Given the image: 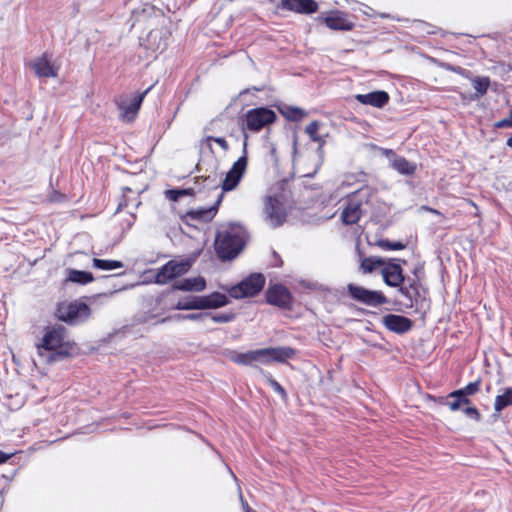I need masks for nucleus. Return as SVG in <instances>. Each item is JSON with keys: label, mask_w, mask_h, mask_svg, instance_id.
<instances>
[{"label": "nucleus", "mask_w": 512, "mask_h": 512, "mask_svg": "<svg viewBox=\"0 0 512 512\" xmlns=\"http://www.w3.org/2000/svg\"><path fill=\"white\" fill-rule=\"evenodd\" d=\"M67 324H75L76 322H72V321H69V322H66Z\"/></svg>", "instance_id": "nucleus-59"}, {"label": "nucleus", "mask_w": 512, "mask_h": 512, "mask_svg": "<svg viewBox=\"0 0 512 512\" xmlns=\"http://www.w3.org/2000/svg\"><path fill=\"white\" fill-rule=\"evenodd\" d=\"M288 184L286 180H282L281 182L277 183V186L279 189L283 190L285 189V186Z\"/></svg>", "instance_id": "nucleus-52"}, {"label": "nucleus", "mask_w": 512, "mask_h": 512, "mask_svg": "<svg viewBox=\"0 0 512 512\" xmlns=\"http://www.w3.org/2000/svg\"><path fill=\"white\" fill-rule=\"evenodd\" d=\"M392 168L402 175L411 176L416 172V164L409 162L405 157L399 156L392 162Z\"/></svg>", "instance_id": "nucleus-27"}, {"label": "nucleus", "mask_w": 512, "mask_h": 512, "mask_svg": "<svg viewBox=\"0 0 512 512\" xmlns=\"http://www.w3.org/2000/svg\"><path fill=\"white\" fill-rule=\"evenodd\" d=\"M510 336H511V338H512V328H511Z\"/></svg>", "instance_id": "nucleus-60"}, {"label": "nucleus", "mask_w": 512, "mask_h": 512, "mask_svg": "<svg viewBox=\"0 0 512 512\" xmlns=\"http://www.w3.org/2000/svg\"><path fill=\"white\" fill-rule=\"evenodd\" d=\"M366 331H367V332H371L370 327H366Z\"/></svg>", "instance_id": "nucleus-58"}, {"label": "nucleus", "mask_w": 512, "mask_h": 512, "mask_svg": "<svg viewBox=\"0 0 512 512\" xmlns=\"http://www.w3.org/2000/svg\"><path fill=\"white\" fill-rule=\"evenodd\" d=\"M363 339L372 346H380V340H383L384 338L380 333H374L373 335L364 336Z\"/></svg>", "instance_id": "nucleus-43"}, {"label": "nucleus", "mask_w": 512, "mask_h": 512, "mask_svg": "<svg viewBox=\"0 0 512 512\" xmlns=\"http://www.w3.org/2000/svg\"><path fill=\"white\" fill-rule=\"evenodd\" d=\"M434 401H436L440 405L449 406L451 411L462 410V407L467 405L461 397L450 396V393L446 397L440 396V397L434 398Z\"/></svg>", "instance_id": "nucleus-29"}, {"label": "nucleus", "mask_w": 512, "mask_h": 512, "mask_svg": "<svg viewBox=\"0 0 512 512\" xmlns=\"http://www.w3.org/2000/svg\"><path fill=\"white\" fill-rule=\"evenodd\" d=\"M382 320H409L408 318L401 315L387 314Z\"/></svg>", "instance_id": "nucleus-48"}, {"label": "nucleus", "mask_w": 512, "mask_h": 512, "mask_svg": "<svg viewBox=\"0 0 512 512\" xmlns=\"http://www.w3.org/2000/svg\"><path fill=\"white\" fill-rule=\"evenodd\" d=\"M471 83L475 89L474 95L471 97L473 100L479 99L484 96L490 87V78L488 76H476L471 78Z\"/></svg>", "instance_id": "nucleus-26"}, {"label": "nucleus", "mask_w": 512, "mask_h": 512, "mask_svg": "<svg viewBox=\"0 0 512 512\" xmlns=\"http://www.w3.org/2000/svg\"><path fill=\"white\" fill-rule=\"evenodd\" d=\"M319 128V121L314 120L311 123H309L305 129V132L308 134V136L313 142H318L321 140V137L318 134Z\"/></svg>", "instance_id": "nucleus-39"}, {"label": "nucleus", "mask_w": 512, "mask_h": 512, "mask_svg": "<svg viewBox=\"0 0 512 512\" xmlns=\"http://www.w3.org/2000/svg\"><path fill=\"white\" fill-rule=\"evenodd\" d=\"M508 69L512 71V62L508 64Z\"/></svg>", "instance_id": "nucleus-56"}, {"label": "nucleus", "mask_w": 512, "mask_h": 512, "mask_svg": "<svg viewBox=\"0 0 512 512\" xmlns=\"http://www.w3.org/2000/svg\"><path fill=\"white\" fill-rule=\"evenodd\" d=\"M509 119L512 121V110L510 111Z\"/></svg>", "instance_id": "nucleus-57"}, {"label": "nucleus", "mask_w": 512, "mask_h": 512, "mask_svg": "<svg viewBox=\"0 0 512 512\" xmlns=\"http://www.w3.org/2000/svg\"><path fill=\"white\" fill-rule=\"evenodd\" d=\"M93 266L101 270H114L123 267V263L118 260L93 259Z\"/></svg>", "instance_id": "nucleus-33"}, {"label": "nucleus", "mask_w": 512, "mask_h": 512, "mask_svg": "<svg viewBox=\"0 0 512 512\" xmlns=\"http://www.w3.org/2000/svg\"><path fill=\"white\" fill-rule=\"evenodd\" d=\"M251 354L253 363L270 364L276 362L284 364L296 356L297 350L289 346L268 347L251 350Z\"/></svg>", "instance_id": "nucleus-5"}, {"label": "nucleus", "mask_w": 512, "mask_h": 512, "mask_svg": "<svg viewBox=\"0 0 512 512\" xmlns=\"http://www.w3.org/2000/svg\"><path fill=\"white\" fill-rule=\"evenodd\" d=\"M171 32L168 28H155L147 34L148 48L153 51L163 52L168 46Z\"/></svg>", "instance_id": "nucleus-18"}, {"label": "nucleus", "mask_w": 512, "mask_h": 512, "mask_svg": "<svg viewBox=\"0 0 512 512\" xmlns=\"http://www.w3.org/2000/svg\"><path fill=\"white\" fill-rule=\"evenodd\" d=\"M35 346L46 364L74 358L81 352L78 344L70 340L67 328L58 323L45 326Z\"/></svg>", "instance_id": "nucleus-1"}, {"label": "nucleus", "mask_w": 512, "mask_h": 512, "mask_svg": "<svg viewBox=\"0 0 512 512\" xmlns=\"http://www.w3.org/2000/svg\"><path fill=\"white\" fill-rule=\"evenodd\" d=\"M93 280H94V277H93L92 273H90V272L76 270V269H71L68 271L67 281L81 284V285H86L88 283L93 282Z\"/></svg>", "instance_id": "nucleus-28"}, {"label": "nucleus", "mask_w": 512, "mask_h": 512, "mask_svg": "<svg viewBox=\"0 0 512 512\" xmlns=\"http://www.w3.org/2000/svg\"><path fill=\"white\" fill-rule=\"evenodd\" d=\"M230 360L236 364L244 365V366H252V354L251 350L247 352H232L230 355Z\"/></svg>", "instance_id": "nucleus-35"}, {"label": "nucleus", "mask_w": 512, "mask_h": 512, "mask_svg": "<svg viewBox=\"0 0 512 512\" xmlns=\"http://www.w3.org/2000/svg\"><path fill=\"white\" fill-rule=\"evenodd\" d=\"M387 330L397 334H404L411 330L414 322H383Z\"/></svg>", "instance_id": "nucleus-34"}, {"label": "nucleus", "mask_w": 512, "mask_h": 512, "mask_svg": "<svg viewBox=\"0 0 512 512\" xmlns=\"http://www.w3.org/2000/svg\"><path fill=\"white\" fill-rule=\"evenodd\" d=\"M277 121L278 116L273 109L260 106L251 108L240 115L238 126L246 140L249 134H258L262 130L269 131Z\"/></svg>", "instance_id": "nucleus-2"}, {"label": "nucleus", "mask_w": 512, "mask_h": 512, "mask_svg": "<svg viewBox=\"0 0 512 512\" xmlns=\"http://www.w3.org/2000/svg\"><path fill=\"white\" fill-rule=\"evenodd\" d=\"M481 383V379L478 378L474 382L468 383L465 387L450 392V396H459L469 405L471 404L470 396L480 391Z\"/></svg>", "instance_id": "nucleus-24"}, {"label": "nucleus", "mask_w": 512, "mask_h": 512, "mask_svg": "<svg viewBox=\"0 0 512 512\" xmlns=\"http://www.w3.org/2000/svg\"><path fill=\"white\" fill-rule=\"evenodd\" d=\"M265 282L263 274L252 273L237 285L232 286L229 289V295L236 299L253 297L262 291Z\"/></svg>", "instance_id": "nucleus-7"}, {"label": "nucleus", "mask_w": 512, "mask_h": 512, "mask_svg": "<svg viewBox=\"0 0 512 512\" xmlns=\"http://www.w3.org/2000/svg\"><path fill=\"white\" fill-rule=\"evenodd\" d=\"M264 212L273 227H279L286 221V210L283 203L276 196L265 198Z\"/></svg>", "instance_id": "nucleus-14"}, {"label": "nucleus", "mask_w": 512, "mask_h": 512, "mask_svg": "<svg viewBox=\"0 0 512 512\" xmlns=\"http://www.w3.org/2000/svg\"><path fill=\"white\" fill-rule=\"evenodd\" d=\"M381 154L388 158L391 163L394 161L395 158H398L399 155H397L392 149L388 148H381Z\"/></svg>", "instance_id": "nucleus-47"}, {"label": "nucleus", "mask_w": 512, "mask_h": 512, "mask_svg": "<svg viewBox=\"0 0 512 512\" xmlns=\"http://www.w3.org/2000/svg\"><path fill=\"white\" fill-rule=\"evenodd\" d=\"M130 330V326L128 325H125L123 326L121 329L119 330H115L114 332L112 333H109L107 338L104 339L105 342H110L112 341L115 337H118V336H125L127 332H129Z\"/></svg>", "instance_id": "nucleus-42"}, {"label": "nucleus", "mask_w": 512, "mask_h": 512, "mask_svg": "<svg viewBox=\"0 0 512 512\" xmlns=\"http://www.w3.org/2000/svg\"><path fill=\"white\" fill-rule=\"evenodd\" d=\"M279 112L285 119L292 122H299L307 116V112L302 108L290 105H284L283 107H280Z\"/></svg>", "instance_id": "nucleus-25"}, {"label": "nucleus", "mask_w": 512, "mask_h": 512, "mask_svg": "<svg viewBox=\"0 0 512 512\" xmlns=\"http://www.w3.org/2000/svg\"><path fill=\"white\" fill-rule=\"evenodd\" d=\"M266 301L270 305L276 306L282 310H291L293 305V296L289 289L282 284H274L267 288L265 292Z\"/></svg>", "instance_id": "nucleus-13"}, {"label": "nucleus", "mask_w": 512, "mask_h": 512, "mask_svg": "<svg viewBox=\"0 0 512 512\" xmlns=\"http://www.w3.org/2000/svg\"><path fill=\"white\" fill-rule=\"evenodd\" d=\"M317 21L335 31H351L355 27V23L348 18L347 13L338 9L322 13L317 17Z\"/></svg>", "instance_id": "nucleus-11"}, {"label": "nucleus", "mask_w": 512, "mask_h": 512, "mask_svg": "<svg viewBox=\"0 0 512 512\" xmlns=\"http://www.w3.org/2000/svg\"><path fill=\"white\" fill-rule=\"evenodd\" d=\"M191 262L188 259L184 260H169L161 266L156 275L155 283L164 285L172 280H175L185 275L191 268Z\"/></svg>", "instance_id": "nucleus-8"}, {"label": "nucleus", "mask_w": 512, "mask_h": 512, "mask_svg": "<svg viewBox=\"0 0 512 512\" xmlns=\"http://www.w3.org/2000/svg\"><path fill=\"white\" fill-rule=\"evenodd\" d=\"M149 90L150 88H148L142 93L135 95L134 98L129 103H117L118 109L120 110V118L122 121L133 122L136 119L138 112L141 108L142 102L147 93L149 92Z\"/></svg>", "instance_id": "nucleus-15"}, {"label": "nucleus", "mask_w": 512, "mask_h": 512, "mask_svg": "<svg viewBox=\"0 0 512 512\" xmlns=\"http://www.w3.org/2000/svg\"><path fill=\"white\" fill-rule=\"evenodd\" d=\"M173 288L180 291L201 292L206 288V280L202 276L185 278L176 282Z\"/></svg>", "instance_id": "nucleus-23"}, {"label": "nucleus", "mask_w": 512, "mask_h": 512, "mask_svg": "<svg viewBox=\"0 0 512 512\" xmlns=\"http://www.w3.org/2000/svg\"><path fill=\"white\" fill-rule=\"evenodd\" d=\"M244 240L235 226H227L219 230L215 238V251L222 260L234 259L244 248Z\"/></svg>", "instance_id": "nucleus-3"}, {"label": "nucleus", "mask_w": 512, "mask_h": 512, "mask_svg": "<svg viewBox=\"0 0 512 512\" xmlns=\"http://www.w3.org/2000/svg\"><path fill=\"white\" fill-rule=\"evenodd\" d=\"M240 500H241V504H242V508H243V511L244 512H256L253 508H251L249 506V504L247 503L246 500H244L243 496L240 495Z\"/></svg>", "instance_id": "nucleus-49"}, {"label": "nucleus", "mask_w": 512, "mask_h": 512, "mask_svg": "<svg viewBox=\"0 0 512 512\" xmlns=\"http://www.w3.org/2000/svg\"><path fill=\"white\" fill-rule=\"evenodd\" d=\"M31 66L35 75L39 78H50L58 75V68L51 63L48 53H43L40 57L34 59Z\"/></svg>", "instance_id": "nucleus-19"}, {"label": "nucleus", "mask_w": 512, "mask_h": 512, "mask_svg": "<svg viewBox=\"0 0 512 512\" xmlns=\"http://www.w3.org/2000/svg\"><path fill=\"white\" fill-rule=\"evenodd\" d=\"M280 6L284 10L303 15L316 13L319 9L315 0H281Z\"/></svg>", "instance_id": "nucleus-17"}, {"label": "nucleus", "mask_w": 512, "mask_h": 512, "mask_svg": "<svg viewBox=\"0 0 512 512\" xmlns=\"http://www.w3.org/2000/svg\"><path fill=\"white\" fill-rule=\"evenodd\" d=\"M377 245L383 250H403L406 248V244L402 241H390L388 239H380Z\"/></svg>", "instance_id": "nucleus-37"}, {"label": "nucleus", "mask_w": 512, "mask_h": 512, "mask_svg": "<svg viewBox=\"0 0 512 512\" xmlns=\"http://www.w3.org/2000/svg\"><path fill=\"white\" fill-rule=\"evenodd\" d=\"M422 289L421 283L418 277L415 275V278H408L407 284L404 282L400 286V292L407 298L406 306L412 307L414 302H418L419 298L422 297Z\"/></svg>", "instance_id": "nucleus-20"}, {"label": "nucleus", "mask_w": 512, "mask_h": 512, "mask_svg": "<svg viewBox=\"0 0 512 512\" xmlns=\"http://www.w3.org/2000/svg\"><path fill=\"white\" fill-rule=\"evenodd\" d=\"M506 145L509 148H512V135L506 140Z\"/></svg>", "instance_id": "nucleus-53"}, {"label": "nucleus", "mask_w": 512, "mask_h": 512, "mask_svg": "<svg viewBox=\"0 0 512 512\" xmlns=\"http://www.w3.org/2000/svg\"><path fill=\"white\" fill-rule=\"evenodd\" d=\"M469 204L472 205L473 207L477 208V205L472 200H469Z\"/></svg>", "instance_id": "nucleus-55"}, {"label": "nucleus", "mask_w": 512, "mask_h": 512, "mask_svg": "<svg viewBox=\"0 0 512 512\" xmlns=\"http://www.w3.org/2000/svg\"><path fill=\"white\" fill-rule=\"evenodd\" d=\"M372 189L364 186L350 194L341 212V220L345 225H353L359 222L364 214L363 206L372 198Z\"/></svg>", "instance_id": "nucleus-4"}, {"label": "nucleus", "mask_w": 512, "mask_h": 512, "mask_svg": "<svg viewBox=\"0 0 512 512\" xmlns=\"http://www.w3.org/2000/svg\"><path fill=\"white\" fill-rule=\"evenodd\" d=\"M205 140H206V142L213 141V142L217 143L221 147V149L223 151H228L229 150V144H228L227 140L224 137L207 136L205 138Z\"/></svg>", "instance_id": "nucleus-41"}, {"label": "nucleus", "mask_w": 512, "mask_h": 512, "mask_svg": "<svg viewBox=\"0 0 512 512\" xmlns=\"http://www.w3.org/2000/svg\"><path fill=\"white\" fill-rule=\"evenodd\" d=\"M333 382V371L328 370L326 376L322 377L320 383L327 389H329L331 383Z\"/></svg>", "instance_id": "nucleus-45"}, {"label": "nucleus", "mask_w": 512, "mask_h": 512, "mask_svg": "<svg viewBox=\"0 0 512 512\" xmlns=\"http://www.w3.org/2000/svg\"><path fill=\"white\" fill-rule=\"evenodd\" d=\"M495 128H512V121L508 118L501 119L494 124Z\"/></svg>", "instance_id": "nucleus-46"}, {"label": "nucleus", "mask_w": 512, "mask_h": 512, "mask_svg": "<svg viewBox=\"0 0 512 512\" xmlns=\"http://www.w3.org/2000/svg\"><path fill=\"white\" fill-rule=\"evenodd\" d=\"M228 303V298L225 294L220 292H213L206 296L194 297L192 300L181 304L179 303L180 309H209L219 308Z\"/></svg>", "instance_id": "nucleus-12"}, {"label": "nucleus", "mask_w": 512, "mask_h": 512, "mask_svg": "<svg viewBox=\"0 0 512 512\" xmlns=\"http://www.w3.org/2000/svg\"><path fill=\"white\" fill-rule=\"evenodd\" d=\"M195 194H196V192H195L194 188H184V189L173 188V189H168L165 191L166 198L173 202L178 201L181 197H184V196H192L193 197V196H195Z\"/></svg>", "instance_id": "nucleus-31"}, {"label": "nucleus", "mask_w": 512, "mask_h": 512, "mask_svg": "<svg viewBox=\"0 0 512 512\" xmlns=\"http://www.w3.org/2000/svg\"><path fill=\"white\" fill-rule=\"evenodd\" d=\"M90 313L91 310L89 306L81 299L71 302H60L56 309V316L58 317V320H78L88 318Z\"/></svg>", "instance_id": "nucleus-9"}, {"label": "nucleus", "mask_w": 512, "mask_h": 512, "mask_svg": "<svg viewBox=\"0 0 512 512\" xmlns=\"http://www.w3.org/2000/svg\"><path fill=\"white\" fill-rule=\"evenodd\" d=\"M266 378L270 387L281 396L283 401L286 402L288 400V394L284 387L278 381H276L270 374L266 376Z\"/></svg>", "instance_id": "nucleus-38"}, {"label": "nucleus", "mask_w": 512, "mask_h": 512, "mask_svg": "<svg viewBox=\"0 0 512 512\" xmlns=\"http://www.w3.org/2000/svg\"><path fill=\"white\" fill-rule=\"evenodd\" d=\"M21 453L22 452H15V453L2 452V468L5 470V472L2 473V478L8 479V480H12L13 479V477H14L15 473L17 472L18 468H12L10 470H7L6 466L11 464L9 462L10 460L15 458L17 454H21Z\"/></svg>", "instance_id": "nucleus-32"}, {"label": "nucleus", "mask_w": 512, "mask_h": 512, "mask_svg": "<svg viewBox=\"0 0 512 512\" xmlns=\"http://www.w3.org/2000/svg\"><path fill=\"white\" fill-rule=\"evenodd\" d=\"M355 99L363 104L370 105L376 108H382L388 104L390 96L386 91L378 90L367 94H357Z\"/></svg>", "instance_id": "nucleus-22"}, {"label": "nucleus", "mask_w": 512, "mask_h": 512, "mask_svg": "<svg viewBox=\"0 0 512 512\" xmlns=\"http://www.w3.org/2000/svg\"><path fill=\"white\" fill-rule=\"evenodd\" d=\"M128 193L133 194L134 192L129 187L123 188V196H122L121 201L119 202L118 210L123 209V208H125V207H127L129 205V203H128V195H127Z\"/></svg>", "instance_id": "nucleus-44"}, {"label": "nucleus", "mask_w": 512, "mask_h": 512, "mask_svg": "<svg viewBox=\"0 0 512 512\" xmlns=\"http://www.w3.org/2000/svg\"><path fill=\"white\" fill-rule=\"evenodd\" d=\"M346 296L354 302L370 307H379L388 303L387 297L381 291L369 290L354 283L347 285Z\"/></svg>", "instance_id": "nucleus-6"}, {"label": "nucleus", "mask_w": 512, "mask_h": 512, "mask_svg": "<svg viewBox=\"0 0 512 512\" xmlns=\"http://www.w3.org/2000/svg\"><path fill=\"white\" fill-rule=\"evenodd\" d=\"M223 199V193L218 197L214 205L208 208L188 210L183 219L185 221L210 222L217 214L219 205Z\"/></svg>", "instance_id": "nucleus-16"}, {"label": "nucleus", "mask_w": 512, "mask_h": 512, "mask_svg": "<svg viewBox=\"0 0 512 512\" xmlns=\"http://www.w3.org/2000/svg\"><path fill=\"white\" fill-rule=\"evenodd\" d=\"M384 282L391 287L401 286L405 282L403 270L398 263H388L382 269Z\"/></svg>", "instance_id": "nucleus-21"}, {"label": "nucleus", "mask_w": 512, "mask_h": 512, "mask_svg": "<svg viewBox=\"0 0 512 512\" xmlns=\"http://www.w3.org/2000/svg\"><path fill=\"white\" fill-rule=\"evenodd\" d=\"M463 413L470 419L480 422L482 420V415L479 410L475 406L465 405L462 407Z\"/></svg>", "instance_id": "nucleus-40"}, {"label": "nucleus", "mask_w": 512, "mask_h": 512, "mask_svg": "<svg viewBox=\"0 0 512 512\" xmlns=\"http://www.w3.org/2000/svg\"><path fill=\"white\" fill-rule=\"evenodd\" d=\"M383 264V261L379 258L375 257H366L361 261V269L365 273H370L377 269L379 266Z\"/></svg>", "instance_id": "nucleus-36"}, {"label": "nucleus", "mask_w": 512, "mask_h": 512, "mask_svg": "<svg viewBox=\"0 0 512 512\" xmlns=\"http://www.w3.org/2000/svg\"><path fill=\"white\" fill-rule=\"evenodd\" d=\"M187 318H189V320H196L197 316L196 315H189V316H187Z\"/></svg>", "instance_id": "nucleus-54"}, {"label": "nucleus", "mask_w": 512, "mask_h": 512, "mask_svg": "<svg viewBox=\"0 0 512 512\" xmlns=\"http://www.w3.org/2000/svg\"><path fill=\"white\" fill-rule=\"evenodd\" d=\"M426 211L434 214V215H437V216H441V217H444L443 213H441L439 210L437 209H434V208H431V207H423Z\"/></svg>", "instance_id": "nucleus-50"}, {"label": "nucleus", "mask_w": 512, "mask_h": 512, "mask_svg": "<svg viewBox=\"0 0 512 512\" xmlns=\"http://www.w3.org/2000/svg\"><path fill=\"white\" fill-rule=\"evenodd\" d=\"M508 406H512V388H506L504 393L497 395L495 399L494 409L496 412H501Z\"/></svg>", "instance_id": "nucleus-30"}, {"label": "nucleus", "mask_w": 512, "mask_h": 512, "mask_svg": "<svg viewBox=\"0 0 512 512\" xmlns=\"http://www.w3.org/2000/svg\"><path fill=\"white\" fill-rule=\"evenodd\" d=\"M246 145V142H244L243 155L233 163L222 182L221 188L223 192L234 190L246 172L248 165Z\"/></svg>", "instance_id": "nucleus-10"}, {"label": "nucleus", "mask_w": 512, "mask_h": 512, "mask_svg": "<svg viewBox=\"0 0 512 512\" xmlns=\"http://www.w3.org/2000/svg\"><path fill=\"white\" fill-rule=\"evenodd\" d=\"M211 320L217 321V320H230V317L227 315L218 316V317H211Z\"/></svg>", "instance_id": "nucleus-51"}]
</instances>
